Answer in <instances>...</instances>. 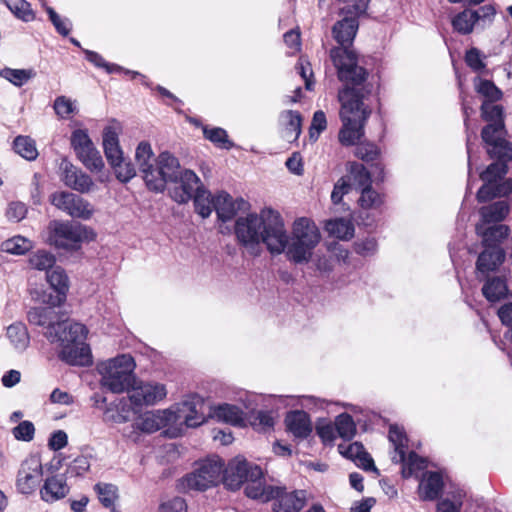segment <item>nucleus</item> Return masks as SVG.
Segmentation results:
<instances>
[{
    "label": "nucleus",
    "mask_w": 512,
    "mask_h": 512,
    "mask_svg": "<svg viewBox=\"0 0 512 512\" xmlns=\"http://www.w3.org/2000/svg\"><path fill=\"white\" fill-rule=\"evenodd\" d=\"M366 12L341 7V19L332 27L333 38L339 44L330 50V59L337 70L343 87L338 91L341 104L339 131L341 144H356L364 136V127L372 113L371 98L374 85L369 80L370 74L359 64L357 53L351 48L359 28V17Z\"/></svg>",
    "instance_id": "f257e3e1"
},
{
    "label": "nucleus",
    "mask_w": 512,
    "mask_h": 512,
    "mask_svg": "<svg viewBox=\"0 0 512 512\" xmlns=\"http://www.w3.org/2000/svg\"><path fill=\"white\" fill-rule=\"evenodd\" d=\"M475 89L484 97L481 117L488 123L483 127L481 137L489 156L497 160L480 174L484 183L477 192V200L487 202L512 192V178H504L508 172L507 163L512 160V144L506 140L503 107L496 104L503 96L502 91L492 81L480 78L475 80Z\"/></svg>",
    "instance_id": "f03ea898"
},
{
    "label": "nucleus",
    "mask_w": 512,
    "mask_h": 512,
    "mask_svg": "<svg viewBox=\"0 0 512 512\" xmlns=\"http://www.w3.org/2000/svg\"><path fill=\"white\" fill-rule=\"evenodd\" d=\"M67 290H32L33 299L41 301L45 307L31 308L27 313L30 324L46 327V338L51 343H59V358L72 366H89L92 355L85 342L88 329L81 323L60 320L54 308L61 307L67 299Z\"/></svg>",
    "instance_id": "7ed1b4c3"
},
{
    "label": "nucleus",
    "mask_w": 512,
    "mask_h": 512,
    "mask_svg": "<svg viewBox=\"0 0 512 512\" xmlns=\"http://www.w3.org/2000/svg\"><path fill=\"white\" fill-rule=\"evenodd\" d=\"M239 242L253 255L260 252V244L266 245L272 254H280L287 244V232L281 215L272 209L258 214L239 217L235 224Z\"/></svg>",
    "instance_id": "20e7f679"
},
{
    "label": "nucleus",
    "mask_w": 512,
    "mask_h": 512,
    "mask_svg": "<svg viewBox=\"0 0 512 512\" xmlns=\"http://www.w3.org/2000/svg\"><path fill=\"white\" fill-rule=\"evenodd\" d=\"M168 182L179 183L171 193L172 198L178 203H187L200 179L190 169L181 170L179 160L164 151L158 155L152 171L146 174L145 183L150 190L162 192Z\"/></svg>",
    "instance_id": "39448f33"
},
{
    "label": "nucleus",
    "mask_w": 512,
    "mask_h": 512,
    "mask_svg": "<svg viewBox=\"0 0 512 512\" xmlns=\"http://www.w3.org/2000/svg\"><path fill=\"white\" fill-rule=\"evenodd\" d=\"M320 239V231L312 220L305 217L295 220L290 241L287 236L288 257L296 263L307 262Z\"/></svg>",
    "instance_id": "423d86ee"
},
{
    "label": "nucleus",
    "mask_w": 512,
    "mask_h": 512,
    "mask_svg": "<svg viewBox=\"0 0 512 512\" xmlns=\"http://www.w3.org/2000/svg\"><path fill=\"white\" fill-rule=\"evenodd\" d=\"M135 362L131 355L122 354L110 360L102 376V384L113 393L129 391L136 384Z\"/></svg>",
    "instance_id": "0eeeda50"
},
{
    "label": "nucleus",
    "mask_w": 512,
    "mask_h": 512,
    "mask_svg": "<svg viewBox=\"0 0 512 512\" xmlns=\"http://www.w3.org/2000/svg\"><path fill=\"white\" fill-rule=\"evenodd\" d=\"M505 251L501 247H484L479 254L476 262L477 277L485 281L483 288H508L510 283L507 275H493L494 272L504 261Z\"/></svg>",
    "instance_id": "6e6552de"
},
{
    "label": "nucleus",
    "mask_w": 512,
    "mask_h": 512,
    "mask_svg": "<svg viewBox=\"0 0 512 512\" xmlns=\"http://www.w3.org/2000/svg\"><path fill=\"white\" fill-rule=\"evenodd\" d=\"M223 468L224 462L220 458L206 459L180 480V486L185 491H205L219 483Z\"/></svg>",
    "instance_id": "1a4fd4ad"
},
{
    "label": "nucleus",
    "mask_w": 512,
    "mask_h": 512,
    "mask_svg": "<svg viewBox=\"0 0 512 512\" xmlns=\"http://www.w3.org/2000/svg\"><path fill=\"white\" fill-rule=\"evenodd\" d=\"M86 227L70 221L52 220L47 226L46 242L58 249L73 250L80 247Z\"/></svg>",
    "instance_id": "9d476101"
},
{
    "label": "nucleus",
    "mask_w": 512,
    "mask_h": 512,
    "mask_svg": "<svg viewBox=\"0 0 512 512\" xmlns=\"http://www.w3.org/2000/svg\"><path fill=\"white\" fill-rule=\"evenodd\" d=\"M49 201L72 218L89 220L94 213L93 206L87 200L69 191H56L50 195Z\"/></svg>",
    "instance_id": "9b49d317"
},
{
    "label": "nucleus",
    "mask_w": 512,
    "mask_h": 512,
    "mask_svg": "<svg viewBox=\"0 0 512 512\" xmlns=\"http://www.w3.org/2000/svg\"><path fill=\"white\" fill-rule=\"evenodd\" d=\"M223 480L231 490H238L251 478H262L263 471L260 466L251 464L246 459H235L227 468L223 469Z\"/></svg>",
    "instance_id": "f8f14e48"
},
{
    "label": "nucleus",
    "mask_w": 512,
    "mask_h": 512,
    "mask_svg": "<svg viewBox=\"0 0 512 512\" xmlns=\"http://www.w3.org/2000/svg\"><path fill=\"white\" fill-rule=\"evenodd\" d=\"M268 499L273 500V512H300L307 504L306 490L287 491L286 487L269 489Z\"/></svg>",
    "instance_id": "ddd939ff"
},
{
    "label": "nucleus",
    "mask_w": 512,
    "mask_h": 512,
    "mask_svg": "<svg viewBox=\"0 0 512 512\" xmlns=\"http://www.w3.org/2000/svg\"><path fill=\"white\" fill-rule=\"evenodd\" d=\"M43 475L41 461L38 457L30 455L20 465L16 477L17 491L24 495L34 493L39 486Z\"/></svg>",
    "instance_id": "4468645a"
},
{
    "label": "nucleus",
    "mask_w": 512,
    "mask_h": 512,
    "mask_svg": "<svg viewBox=\"0 0 512 512\" xmlns=\"http://www.w3.org/2000/svg\"><path fill=\"white\" fill-rule=\"evenodd\" d=\"M165 385L160 383H143L134 384L129 392V401L135 407L143 405H153L166 397Z\"/></svg>",
    "instance_id": "2eb2a0df"
},
{
    "label": "nucleus",
    "mask_w": 512,
    "mask_h": 512,
    "mask_svg": "<svg viewBox=\"0 0 512 512\" xmlns=\"http://www.w3.org/2000/svg\"><path fill=\"white\" fill-rule=\"evenodd\" d=\"M61 170V179L70 189L79 193H89L93 190L94 182L92 178L70 162H62Z\"/></svg>",
    "instance_id": "dca6fc26"
},
{
    "label": "nucleus",
    "mask_w": 512,
    "mask_h": 512,
    "mask_svg": "<svg viewBox=\"0 0 512 512\" xmlns=\"http://www.w3.org/2000/svg\"><path fill=\"white\" fill-rule=\"evenodd\" d=\"M203 406L204 400L197 394L189 396L181 403L179 413L183 414L186 426L195 428L205 422V416L202 412ZM178 418H182V415H179Z\"/></svg>",
    "instance_id": "f3484780"
},
{
    "label": "nucleus",
    "mask_w": 512,
    "mask_h": 512,
    "mask_svg": "<svg viewBox=\"0 0 512 512\" xmlns=\"http://www.w3.org/2000/svg\"><path fill=\"white\" fill-rule=\"evenodd\" d=\"M286 430L295 438L306 439L312 432L310 416L304 410H293L285 416Z\"/></svg>",
    "instance_id": "a211bd4d"
},
{
    "label": "nucleus",
    "mask_w": 512,
    "mask_h": 512,
    "mask_svg": "<svg viewBox=\"0 0 512 512\" xmlns=\"http://www.w3.org/2000/svg\"><path fill=\"white\" fill-rule=\"evenodd\" d=\"M444 488L440 472L426 471L419 484V496L424 501H434L440 498Z\"/></svg>",
    "instance_id": "6ab92c4d"
},
{
    "label": "nucleus",
    "mask_w": 512,
    "mask_h": 512,
    "mask_svg": "<svg viewBox=\"0 0 512 512\" xmlns=\"http://www.w3.org/2000/svg\"><path fill=\"white\" fill-rule=\"evenodd\" d=\"M476 233L481 237L483 247H500L499 244L509 236L510 229L505 224L476 225Z\"/></svg>",
    "instance_id": "aec40b11"
},
{
    "label": "nucleus",
    "mask_w": 512,
    "mask_h": 512,
    "mask_svg": "<svg viewBox=\"0 0 512 512\" xmlns=\"http://www.w3.org/2000/svg\"><path fill=\"white\" fill-rule=\"evenodd\" d=\"M243 205V199L234 201L228 193L221 191L214 196L213 210L222 222H226L231 220Z\"/></svg>",
    "instance_id": "412c9836"
},
{
    "label": "nucleus",
    "mask_w": 512,
    "mask_h": 512,
    "mask_svg": "<svg viewBox=\"0 0 512 512\" xmlns=\"http://www.w3.org/2000/svg\"><path fill=\"white\" fill-rule=\"evenodd\" d=\"M132 407L129 398L122 397L107 404L103 411L105 423H125L130 419Z\"/></svg>",
    "instance_id": "4be33fe9"
},
{
    "label": "nucleus",
    "mask_w": 512,
    "mask_h": 512,
    "mask_svg": "<svg viewBox=\"0 0 512 512\" xmlns=\"http://www.w3.org/2000/svg\"><path fill=\"white\" fill-rule=\"evenodd\" d=\"M69 492V487L62 475H53L48 477L40 490L42 500L45 502H55L64 498Z\"/></svg>",
    "instance_id": "5701e85b"
},
{
    "label": "nucleus",
    "mask_w": 512,
    "mask_h": 512,
    "mask_svg": "<svg viewBox=\"0 0 512 512\" xmlns=\"http://www.w3.org/2000/svg\"><path fill=\"white\" fill-rule=\"evenodd\" d=\"M172 413L166 411L146 412L141 415L135 422V428L145 432L153 433L167 425V422L171 420Z\"/></svg>",
    "instance_id": "b1692460"
},
{
    "label": "nucleus",
    "mask_w": 512,
    "mask_h": 512,
    "mask_svg": "<svg viewBox=\"0 0 512 512\" xmlns=\"http://www.w3.org/2000/svg\"><path fill=\"white\" fill-rule=\"evenodd\" d=\"M103 148L109 165H113L124 158L123 151L119 144L118 133L115 128L108 126L103 130Z\"/></svg>",
    "instance_id": "393cba45"
},
{
    "label": "nucleus",
    "mask_w": 512,
    "mask_h": 512,
    "mask_svg": "<svg viewBox=\"0 0 512 512\" xmlns=\"http://www.w3.org/2000/svg\"><path fill=\"white\" fill-rule=\"evenodd\" d=\"M510 207L505 200L483 206L479 210L481 221L478 224L490 225L503 221L509 214Z\"/></svg>",
    "instance_id": "a878e982"
},
{
    "label": "nucleus",
    "mask_w": 512,
    "mask_h": 512,
    "mask_svg": "<svg viewBox=\"0 0 512 512\" xmlns=\"http://www.w3.org/2000/svg\"><path fill=\"white\" fill-rule=\"evenodd\" d=\"M211 416L216 418L218 421H222L233 426L244 425L243 411L236 405L228 403L220 404L213 408Z\"/></svg>",
    "instance_id": "bb28decb"
},
{
    "label": "nucleus",
    "mask_w": 512,
    "mask_h": 512,
    "mask_svg": "<svg viewBox=\"0 0 512 512\" xmlns=\"http://www.w3.org/2000/svg\"><path fill=\"white\" fill-rule=\"evenodd\" d=\"M388 438L394 446L396 455L393 460L396 462H404L406 451L408 448V438L403 428L398 425H390Z\"/></svg>",
    "instance_id": "cd10ccee"
},
{
    "label": "nucleus",
    "mask_w": 512,
    "mask_h": 512,
    "mask_svg": "<svg viewBox=\"0 0 512 512\" xmlns=\"http://www.w3.org/2000/svg\"><path fill=\"white\" fill-rule=\"evenodd\" d=\"M201 182L196 185L191 199L194 200L196 212L202 217L207 218L211 215L214 205V196L201 187Z\"/></svg>",
    "instance_id": "c85d7f7f"
},
{
    "label": "nucleus",
    "mask_w": 512,
    "mask_h": 512,
    "mask_svg": "<svg viewBox=\"0 0 512 512\" xmlns=\"http://www.w3.org/2000/svg\"><path fill=\"white\" fill-rule=\"evenodd\" d=\"M76 155L91 172H99L104 168V161L92 141L83 150H79Z\"/></svg>",
    "instance_id": "c756f323"
},
{
    "label": "nucleus",
    "mask_w": 512,
    "mask_h": 512,
    "mask_svg": "<svg viewBox=\"0 0 512 512\" xmlns=\"http://www.w3.org/2000/svg\"><path fill=\"white\" fill-rule=\"evenodd\" d=\"M327 232L340 240H349L354 235V225L346 218H335L326 222Z\"/></svg>",
    "instance_id": "7c9ffc66"
},
{
    "label": "nucleus",
    "mask_w": 512,
    "mask_h": 512,
    "mask_svg": "<svg viewBox=\"0 0 512 512\" xmlns=\"http://www.w3.org/2000/svg\"><path fill=\"white\" fill-rule=\"evenodd\" d=\"M245 484V495L251 499L261 500L262 502L271 501V499H268L269 489L276 487L272 485H265L264 475L262 478H251Z\"/></svg>",
    "instance_id": "2f4dec72"
},
{
    "label": "nucleus",
    "mask_w": 512,
    "mask_h": 512,
    "mask_svg": "<svg viewBox=\"0 0 512 512\" xmlns=\"http://www.w3.org/2000/svg\"><path fill=\"white\" fill-rule=\"evenodd\" d=\"M335 429L337 435L345 441L354 438L357 432L356 424L349 413H341L335 418Z\"/></svg>",
    "instance_id": "473e14b6"
},
{
    "label": "nucleus",
    "mask_w": 512,
    "mask_h": 512,
    "mask_svg": "<svg viewBox=\"0 0 512 512\" xmlns=\"http://www.w3.org/2000/svg\"><path fill=\"white\" fill-rule=\"evenodd\" d=\"M402 463L401 474L402 477L408 479L420 471H423L427 466L425 458L419 456L415 451H410L408 456Z\"/></svg>",
    "instance_id": "72a5a7b5"
},
{
    "label": "nucleus",
    "mask_w": 512,
    "mask_h": 512,
    "mask_svg": "<svg viewBox=\"0 0 512 512\" xmlns=\"http://www.w3.org/2000/svg\"><path fill=\"white\" fill-rule=\"evenodd\" d=\"M154 156L152 147L149 142L142 141L136 148L135 158L139 166L140 171L143 173L145 179L146 174L152 171L154 165L151 163V159Z\"/></svg>",
    "instance_id": "f704fd0d"
},
{
    "label": "nucleus",
    "mask_w": 512,
    "mask_h": 512,
    "mask_svg": "<svg viewBox=\"0 0 512 512\" xmlns=\"http://www.w3.org/2000/svg\"><path fill=\"white\" fill-rule=\"evenodd\" d=\"M14 151L28 161L35 160L38 156L35 141L28 136H17L13 141Z\"/></svg>",
    "instance_id": "c9c22d12"
},
{
    "label": "nucleus",
    "mask_w": 512,
    "mask_h": 512,
    "mask_svg": "<svg viewBox=\"0 0 512 512\" xmlns=\"http://www.w3.org/2000/svg\"><path fill=\"white\" fill-rule=\"evenodd\" d=\"M6 335L16 348H24L29 343L27 327L22 322H15L9 325Z\"/></svg>",
    "instance_id": "e433bc0d"
},
{
    "label": "nucleus",
    "mask_w": 512,
    "mask_h": 512,
    "mask_svg": "<svg viewBox=\"0 0 512 512\" xmlns=\"http://www.w3.org/2000/svg\"><path fill=\"white\" fill-rule=\"evenodd\" d=\"M476 12L466 9L457 14L453 20V28L461 34H469L472 32L476 23Z\"/></svg>",
    "instance_id": "4c0bfd02"
},
{
    "label": "nucleus",
    "mask_w": 512,
    "mask_h": 512,
    "mask_svg": "<svg viewBox=\"0 0 512 512\" xmlns=\"http://www.w3.org/2000/svg\"><path fill=\"white\" fill-rule=\"evenodd\" d=\"M94 490L98 495L100 503L105 508H111L112 512L115 510V500L117 499V488L112 484L97 483Z\"/></svg>",
    "instance_id": "58836bf2"
},
{
    "label": "nucleus",
    "mask_w": 512,
    "mask_h": 512,
    "mask_svg": "<svg viewBox=\"0 0 512 512\" xmlns=\"http://www.w3.org/2000/svg\"><path fill=\"white\" fill-rule=\"evenodd\" d=\"M0 76L15 86H22L35 76V72L31 69H12L4 68L0 71Z\"/></svg>",
    "instance_id": "ea45409f"
},
{
    "label": "nucleus",
    "mask_w": 512,
    "mask_h": 512,
    "mask_svg": "<svg viewBox=\"0 0 512 512\" xmlns=\"http://www.w3.org/2000/svg\"><path fill=\"white\" fill-rule=\"evenodd\" d=\"M29 265L37 270H50L56 262L55 256L46 251V250H38L32 253L29 257Z\"/></svg>",
    "instance_id": "a19ab883"
},
{
    "label": "nucleus",
    "mask_w": 512,
    "mask_h": 512,
    "mask_svg": "<svg viewBox=\"0 0 512 512\" xmlns=\"http://www.w3.org/2000/svg\"><path fill=\"white\" fill-rule=\"evenodd\" d=\"M32 248V243L25 237L15 236L6 241L1 245L2 251L14 255L25 254Z\"/></svg>",
    "instance_id": "79ce46f5"
},
{
    "label": "nucleus",
    "mask_w": 512,
    "mask_h": 512,
    "mask_svg": "<svg viewBox=\"0 0 512 512\" xmlns=\"http://www.w3.org/2000/svg\"><path fill=\"white\" fill-rule=\"evenodd\" d=\"M350 177L359 190L371 186V175L365 166L358 162L350 164Z\"/></svg>",
    "instance_id": "37998d69"
},
{
    "label": "nucleus",
    "mask_w": 512,
    "mask_h": 512,
    "mask_svg": "<svg viewBox=\"0 0 512 512\" xmlns=\"http://www.w3.org/2000/svg\"><path fill=\"white\" fill-rule=\"evenodd\" d=\"M286 121V136L296 140L301 133V115L297 111L287 110L282 114Z\"/></svg>",
    "instance_id": "c03bdc74"
},
{
    "label": "nucleus",
    "mask_w": 512,
    "mask_h": 512,
    "mask_svg": "<svg viewBox=\"0 0 512 512\" xmlns=\"http://www.w3.org/2000/svg\"><path fill=\"white\" fill-rule=\"evenodd\" d=\"M46 279L50 288H69L70 281L66 271L58 265H54L46 272Z\"/></svg>",
    "instance_id": "a18cd8bd"
},
{
    "label": "nucleus",
    "mask_w": 512,
    "mask_h": 512,
    "mask_svg": "<svg viewBox=\"0 0 512 512\" xmlns=\"http://www.w3.org/2000/svg\"><path fill=\"white\" fill-rule=\"evenodd\" d=\"M111 168L113 169L116 178L122 183L129 182L136 175V170L133 164L125 157L120 159L119 162L111 165Z\"/></svg>",
    "instance_id": "49530a36"
},
{
    "label": "nucleus",
    "mask_w": 512,
    "mask_h": 512,
    "mask_svg": "<svg viewBox=\"0 0 512 512\" xmlns=\"http://www.w3.org/2000/svg\"><path fill=\"white\" fill-rule=\"evenodd\" d=\"M203 133L205 138L216 144L217 146L225 149H230L232 147V142L228 140L227 132L219 127L215 128H207L203 129Z\"/></svg>",
    "instance_id": "de8ad7c7"
},
{
    "label": "nucleus",
    "mask_w": 512,
    "mask_h": 512,
    "mask_svg": "<svg viewBox=\"0 0 512 512\" xmlns=\"http://www.w3.org/2000/svg\"><path fill=\"white\" fill-rule=\"evenodd\" d=\"M8 8L18 18L28 22L34 18L30 4L25 0H5Z\"/></svg>",
    "instance_id": "09e8293b"
},
{
    "label": "nucleus",
    "mask_w": 512,
    "mask_h": 512,
    "mask_svg": "<svg viewBox=\"0 0 512 512\" xmlns=\"http://www.w3.org/2000/svg\"><path fill=\"white\" fill-rule=\"evenodd\" d=\"M12 434L16 440L30 442L35 435V426L31 421H21L12 429Z\"/></svg>",
    "instance_id": "8fccbe9b"
},
{
    "label": "nucleus",
    "mask_w": 512,
    "mask_h": 512,
    "mask_svg": "<svg viewBox=\"0 0 512 512\" xmlns=\"http://www.w3.org/2000/svg\"><path fill=\"white\" fill-rule=\"evenodd\" d=\"M380 195L371 186L361 189L359 204L362 208H374L381 204Z\"/></svg>",
    "instance_id": "3c124183"
},
{
    "label": "nucleus",
    "mask_w": 512,
    "mask_h": 512,
    "mask_svg": "<svg viewBox=\"0 0 512 512\" xmlns=\"http://www.w3.org/2000/svg\"><path fill=\"white\" fill-rule=\"evenodd\" d=\"M465 62L474 72H482L486 68L480 50L474 47L466 52Z\"/></svg>",
    "instance_id": "603ef678"
},
{
    "label": "nucleus",
    "mask_w": 512,
    "mask_h": 512,
    "mask_svg": "<svg viewBox=\"0 0 512 512\" xmlns=\"http://www.w3.org/2000/svg\"><path fill=\"white\" fill-rule=\"evenodd\" d=\"M47 13L57 32L63 36H67L71 29L70 21L68 19H62L51 7L47 8Z\"/></svg>",
    "instance_id": "864d4df0"
},
{
    "label": "nucleus",
    "mask_w": 512,
    "mask_h": 512,
    "mask_svg": "<svg viewBox=\"0 0 512 512\" xmlns=\"http://www.w3.org/2000/svg\"><path fill=\"white\" fill-rule=\"evenodd\" d=\"M355 155H356V157H358L359 159H361L365 162H370V161H374L377 159V157L379 155V151H378V148L374 144H371V143L360 144L357 146V148L355 150Z\"/></svg>",
    "instance_id": "5fc2aeb1"
},
{
    "label": "nucleus",
    "mask_w": 512,
    "mask_h": 512,
    "mask_svg": "<svg viewBox=\"0 0 512 512\" xmlns=\"http://www.w3.org/2000/svg\"><path fill=\"white\" fill-rule=\"evenodd\" d=\"M327 121L325 113L321 110L316 111L313 115L310 126V138L317 139L322 131L326 129Z\"/></svg>",
    "instance_id": "6e6d98bb"
},
{
    "label": "nucleus",
    "mask_w": 512,
    "mask_h": 512,
    "mask_svg": "<svg viewBox=\"0 0 512 512\" xmlns=\"http://www.w3.org/2000/svg\"><path fill=\"white\" fill-rule=\"evenodd\" d=\"M54 110L61 118H66L74 112L73 103L65 96H59L54 101Z\"/></svg>",
    "instance_id": "4d7b16f0"
},
{
    "label": "nucleus",
    "mask_w": 512,
    "mask_h": 512,
    "mask_svg": "<svg viewBox=\"0 0 512 512\" xmlns=\"http://www.w3.org/2000/svg\"><path fill=\"white\" fill-rule=\"evenodd\" d=\"M90 468V460L87 456L76 457L69 465V472L75 476L84 475Z\"/></svg>",
    "instance_id": "13d9d810"
},
{
    "label": "nucleus",
    "mask_w": 512,
    "mask_h": 512,
    "mask_svg": "<svg viewBox=\"0 0 512 512\" xmlns=\"http://www.w3.org/2000/svg\"><path fill=\"white\" fill-rule=\"evenodd\" d=\"M339 452L346 458L356 460V458L365 450L361 442H353L350 444H340L338 446Z\"/></svg>",
    "instance_id": "bf43d9fd"
},
{
    "label": "nucleus",
    "mask_w": 512,
    "mask_h": 512,
    "mask_svg": "<svg viewBox=\"0 0 512 512\" xmlns=\"http://www.w3.org/2000/svg\"><path fill=\"white\" fill-rule=\"evenodd\" d=\"M92 140L90 139L86 130L77 129L71 135V145L77 153L79 150H83L86 145H89Z\"/></svg>",
    "instance_id": "052dcab7"
},
{
    "label": "nucleus",
    "mask_w": 512,
    "mask_h": 512,
    "mask_svg": "<svg viewBox=\"0 0 512 512\" xmlns=\"http://www.w3.org/2000/svg\"><path fill=\"white\" fill-rule=\"evenodd\" d=\"M27 207L22 202H12L9 204L6 215L9 220L19 222L26 217Z\"/></svg>",
    "instance_id": "680f3d73"
},
{
    "label": "nucleus",
    "mask_w": 512,
    "mask_h": 512,
    "mask_svg": "<svg viewBox=\"0 0 512 512\" xmlns=\"http://www.w3.org/2000/svg\"><path fill=\"white\" fill-rule=\"evenodd\" d=\"M252 425L266 431L273 428L274 418L269 411L260 410L256 413Z\"/></svg>",
    "instance_id": "e2e57ef3"
},
{
    "label": "nucleus",
    "mask_w": 512,
    "mask_h": 512,
    "mask_svg": "<svg viewBox=\"0 0 512 512\" xmlns=\"http://www.w3.org/2000/svg\"><path fill=\"white\" fill-rule=\"evenodd\" d=\"M159 512H187L186 501L181 497H174L162 503Z\"/></svg>",
    "instance_id": "0e129e2a"
},
{
    "label": "nucleus",
    "mask_w": 512,
    "mask_h": 512,
    "mask_svg": "<svg viewBox=\"0 0 512 512\" xmlns=\"http://www.w3.org/2000/svg\"><path fill=\"white\" fill-rule=\"evenodd\" d=\"M350 189V183L344 177L340 178L336 184L334 185L333 191L331 193V200L334 204H339L345 194L348 193Z\"/></svg>",
    "instance_id": "69168bd1"
},
{
    "label": "nucleus",
    "mask_w": 512,
    "mask_h": 512,
    "mask_svg": "<svg viewBox=\"0 0 512 512\" xmlns=\"http://www.w3.org/2000/svg\"><path fill=\"white\" fill-rule=\"evenodd\" d=\"M355 250L362 256L373 255L377 250V242L374 238H366L355 243Z\"/></svg>",
    "instance_id": "338daca9"
},
{
    "label": "nucleus",
    "mask_w": 512,
    "mask_h": 512,
    "mask_svg": "<svg viewBox=\"0 0 512 512\" xmlns=\"http://www.w3.org/2000/svg\"><path fill=\"white\" fill-rule=\"evenodd\" d=\"M335 424L326 423L318 424L316 426V433L320 437L323 443L332 442L335 439Z\"/></svg>",
    "instance_id": "774afa93"
}]
</instances>
